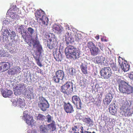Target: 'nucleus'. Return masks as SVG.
Here are the masks:
<instances>
[{"instance_id":"1","label":"nucleus","mask_w":133,"mask_h":133,"mask_svg":"<svg viewBox=\"0 0 133 133\" xmlns=\"http://www.w3.org/2000/svg\"><path fill=\"white\" fill-rule=\"evenodd\" d=\"M118 89L121 93L130 94L133 92V87L123 80L118 81Z\"/></svg>"},{"instance_id":"2","label":"nucleus","mask_w":133,"mask_h":133,"mask_svg":"<svg viewBox=\"0 0 133 133\" xmlns=\"http://www.w3.org/2000/svg\"><path fill=\"white\" fill-rule=\"evenodd\" d=\"M65 53L66 57L68 58L78 59L80 55L79 50L71 45H69L66 48Z\"/></svg>"},{"instance_id":"3","label":"nucleus","mask_w":133,"mask_h":133,"mask_svg":"<svg viewBox=\"0 0 133 133\" xmlns=\"http://www.w3.org/2000/svg\"><path fill=\"white\" fill-rule=\"evenodd\" d=\"M61 87V91L65 94H70L73 91V83L70 81L67 82Z\"/></svg>"},{"instance_id":"4","label":"nucleus","mask_w":133,"mask_h":133,"mask_svg":"<svg viewBox=\"0 0 133 133\" xmlns=\"http://www.w3.org/2000/svg\"><path fill=\"white\" fill-rule=\"evenodd\" d=\"M39 101L38 103V107L43 111H46L49 106L48 101L42 96L39 97Z\"/></svg>"},{"instance_id":"5","label":"nucleus","mask_w":133,"mask_h":133,"mask_svg":"<svg viewBox=\"0 0 133 133\" xmlns=\"http://www.w3.org/2000/svg\"><path fill=\"white\" fill-rule=\"evenodd\" d=\"M88 48L89 49L91 55L95 56L97 55L99 52L98 48L91 41L88 42L87 44Z\"/></svg>"},{"instance_id":"6","label":"nucleus","mask_w":133,"mask_h":133,"mask_svg":"<svg viewBox=\"0 0 133 133\" xmlns=\"http://www.w3.org/2000/svg\"><path fill=\"white\" fill-rule=\"evenodd\" d=\"M101 75L104 79H108L111 76L112 72L110 68L109 67H104L102 68L100 72Z\"/></svg>"},{"instance_id":"7","label":"nucleus","mask_w":133,"mask_h":133,"mask_svg":"<svg viewBox=\"0 0 133 133\" xmlns=\"http://www.w3.org/2000/svg\"><path fill=\"white\" fill-rule=\"evenodd\" d=\"M64 73L62 70H58L55 73V75L53 77V80L56 83H59L60 80H62L64 76Z\"/></svg>"},{"instance_id":"8","label":"nucleus","mask_w":133,"mask_h":133,"mask_svg":"<svg viewBox=\"0 0 133 133\" xmlns=\"http://www.w3.org/2000/svg\"><path fill=\"white\" fill-rule=\"evenodd\" d=\"M72 102L76 105L77 109H81L82 104L81 100L78 96L76 95L73 96L72 97Z\"/></svg>"},{"instance_id":"9","label":"nucleus","mask_w":133,"mask_h":133,"mask_svg":"<svg viewBox=\"0 0 133 133\" xmlns=\"http://www.w3.org/2000/svg\"><path fill=\"white\" fill-rule=\"evenodd\" d=\"M34 32V30L32 28L29 27L27 29L25 34H22V37L23 39L32 38Z\"/></svg>"},{"instance_id":"10","label":"nucleus","mask_w":133,"mask_h":133,"mask_svg":"<svg viewBox=\"0 0 133 133\" xmlns=\"http://www.w3.org/2000/svg\"><path fill=\"white\" fill-rule=\"evenodd\" d=\"M63 107L65 111L67 113H71L74 111L73 106L69 103H65Z\"/></svg>"},{"instance_id":"11","label":"nucleus","mask_w":133,"mask_h":133,"mask_svg":"<svg viewBox=\"0 0 133 133\" xmlns=\"http://www.w3.org/2000/svg\"><path fill=\"white\" fill-rule=\"evenodd\" d=\"M32 42L33 48H36L38 52L41 54L42 52V48L41 45L40 44L39 41L38 40L34 39L32 40Z\"/></svg>"},{"instance_id":"12","label":"nucleus","mask_w":133,"mask_h":133,"mask_svg":"<svg viewBox=\"0 0 133 133\" xmlns=\"http://www.w3.org/2000/svg\"><path fill=\"white\" fill-rule=\"evenodd\" d=\"M26 121V123L29 125H31L34 121V120L32 117H31L28 114L24 113V115L23 118Z\"/></svg>"},{"instance_id":"13","label":"nucleus","mask_w":133,"mask_h":133,"mask_svg":"<svg viewBox=\"0 0 133 133\" xmlns=\"http://www.w3.org/2000/svg\"><path fill=\"white\" fill-rule=\"evenodd\" d=\"M49 19L48 18L45 16L39 19L38 20V22L42 25L47 26L48 24Z\"/></svg>"},{"instance_id":"14","label":"nucleus","mask_w":133,"mask_h":133,"mask_svg":"<svg viewBox=\"0 0 133 133\" xmlns=\"http://www.w3.org/2000/svg\"><path fill=\"white\" fill-rule=\"evenodd\" d=\"M35 16L37 20V22L40 18L45 16V13L44 11L41 10H38L35 13Z\"/></svg>"},{"instance_id":"15","label":"nucleus","mask_w":133,"mask_h":133,"mask_svg":"<svg viewBox=\"0 0 133 133\" xmlns=\"http://www.w3.org/2000/svg\"><path fill=\"white\" fill-rule=\"evenodd\" d=\"M0 65L2 72L8 70L10 68V63L8 62H2L0 63Z\"/></svg>"},{"instance_id":"16","label":"nucleus","mask_w":133,"mask_h":133,"mask_svg":"<svg viewBox=\"0 0 133 133\" xmlns=\"http://www.w3.org/2000/svg\"><path fill=\"white\" fill-rule=\"evenodd\" d=\"M112 96L111 94L109 93L106 96L105 98L103 100L104 104L108 105L111 101Z\"/></svg>"},{"instance_id":"17","label":"nucleus","mask_w":133,"mask_h":133,"mask_svg":"<svg viewBox=\"0 0 133 133\" xmlns=\"http://www.w3.org/2000/svg\"><path fill=\"white\" fill-rule=\"evenodd\" d=\"M52 28L53 31L56 33L60 34L62 31L61 28L59 25L56 24L54 25Z\"/></svg>"},{"instance_id":"18","label":"nucleus","mask_w":133,"mask_h":133,"mask_svg":"<svg viewBox=\"0 0 133 133\" xmlns=\"http://www.w3.org/2000/svg\"><path fill=\"white\" fill-rule=\"evenodd\" d=\"M1 92L3 96L4 97H9L13 94L12 91L10 90H2Z\"/></svg>"},{"instance_id":"19","label":"nucleus","mask_w":133,"mask_h":133,"mask_svg":"<svg viewBox=\"0 0 133 133\" xmlns=\"http://www.w3.org/2000/svg\"><path fill=\"white\" fill-rule=\"evenodd\" d=\"M19 68H12L9 69L8 71V73L9 75H14L16 74L19 72Z\"/></svg>"},{"instance_id":"20","label":"nucleus","mask_w":133,"mask_h":133,"mask_svg":"<svg viewBox=\"0 0 133 133\" xmlns=\"http://www.w3.org/2000/svg\"><path fill=\"white\" fill-rule=\"evenodd\" d=\"M15 104L17 107H19L21 108H23L25 105V102L22 99L20 98L17 99Z\"/></svg>"},{"instance_id":"21","label":"nucleus","mask_w":133,"mask_h":133,"mask_svg":"<svg viewBox=\"0 0 133 133\" xmlns=\"http://www.w3.org/2000/svg\"><path fill=\"white\" fill-rule=\"evenodd\" d=\"M57 43L56 41L52 40L50 41H48L47 46L50 49H52L56 47Z\"/></svg>"},{"instance_id":"22","label":"nucleus","mask_w":133,"mask_h":133,"mask_svg":"<svg viewBox=\"0 0 133 133\" xmlns=\"http://www.w3.org/2000/svg\"><path fill=\"white\" fill-rule=\"evenodd\" d=\"M120 66L121 68L124 72H127L129 70L130 66L127 64L126 61L124 62Z\"/></svg>"},{"instance_id":"23","label":"nucleus","mask_w":133,"mask_h":133,"mask_svg":"<svg viewBox=\"0 0 133 133\" xmlns=\"http://www.w3.org/2000/svg\"><path fill=\"white\" fill-rule=\"evenodd\" d=\"M102 57L97 56L96 57L94 58L93 61L95 63L98 64H101L103 60Z\"/></svg>"},{"instance_id":"24","label":"nucleus","mask_w":133,"mask_h":133,"mask_svg":"<svg viewBox=\"0 0 133 133\" xmlns=\"http://www.w3.org/2000/svg\"><path fill=\"white\" fill-rule=\"evenodd\" d=\"M15 88L18 91L20 92L21 93L23 92V91L25 89V87L24 84L23 83L17 85Z\"/></svg>"},{"instance_id":"25","label":"nucleus","mask_w":133,"mask_h":133,"mask_svg":"<svg viewBox=\"0 0 133 133\" xmlns=\"http://www.w3.org/2000/svg\"><path fill=\"white\" fill-rule=\"evenodd\" d=\"M83 121L86 124H89V126H92L93 125V121L90 118H85L83 119Z\"/></svg>"},{"instance_id":"26","label":"nucleus","mask_w":133,"mask_h":133,"mask_svg":"<svg viewBox=\"0 0 133 133\" xmlns=\"http://www.w3.org/2000/svg\"><path fill=\"white\" fill-rule=\"evenodd\" d=\"M87 66L86 65L82 63L80 65V68L82 73L85 74L88 73L87 70Z\"/></svg>"},{"instance_id":"27","label":"nucleus","mask_w":133,"mask_h":133,"mask_svg":"<svg viewBox=\"0 0 133 133\" xmlns=\"http://www.w3.org/2000/svg\"><path fill=\"white\" fill-rule=\"evenodd\" d=\"M47 126L50 129H51L52 131H55L56 129L55 122L54 121H53L50 124H48Z\"/></svg>"},{"instance_id":"28","label":"nucleus","mask_w":133,"mask_h":133,"mask_svg":"<svg viewBox=\"0 0 133 133\" xmlns=\"http://www.w3.org/2000/svg\"><path fill=\"white\" fill-rule=\"evenodd\" d=\"M65 39L66 41V43L68 45L70 43H71L72 39L70 38L69 34L68 32L65 33Z\"/></svg>"},{"instance_id":"29","label":"nucleus","mask_w":133,"mask_h":133,"mask_svg":"<svg viewBox=\"0 0 133 133\" xmlns=\"http://www.w3.org/2000/svg\"><path fill=\"white\" fill-rule=\"evenodd\" d=\"M109 111L110 112L112 115H114L116 114L117 111L115 107L112 105H110L109 106Z\"/></svg>"},{"instance_id":"30","label":"nucleus","mask_w":133,"mask_h":133,"mask_svg":"<svg viewBox=\"0 0 133 133\" xmlns=\"http://www.w3.org/2000/svg\"><path fill=\"white\" fill-rule=\"evenodd\" d=\"M46 37L47 41H50L54 40L55 39V36L53 34L50 33L48 35H46Z\"/></svg>"},{"instance_id":"31","label":"nucleus","mask_w":133,"mask_h":133,"mask_svg":"<svg viewBox=\"0 0 133 133\" xmlns=\"http://www.w3.org/2000/svg\"><path fill=\"white\" fill-rule=\"evenodd\" d=\"M80 129L77 126L75 125L74 127L72 128L70 133H79V131Z\"/></svg>"},{"instance_id":"32","label":"nucleus","mask_w":133,"mask_h":133,"mask_svg":"<svg viewBox=\"0 0 133 133\" xmlns=\"http://www.w3.org/2000/svg\"><path fill=\"white\" fill-rule=\"evenodd\" d=\"M40 128L41 133H48V130L45 125H41Z\"/></svg>"},{"instance_id":"33","label":"nucleus","mask_w":133,"mask_h":133,"mask_svg":"<svg viewBox=\"0 0 133 133\" xmlns=\"http://www.w3.org/2000/svg\"><path fill=\"white\" fill-rule=\"evenodd\" d=\"M82 36L80 34H76L75 36L76 41L77 42L81 41L82 40Z\"/></svg>"},{"instance_id":"34","label":"nucleus","mask_w":133,"mask_h":133,"mask_svg":"<svg viewBox=\"0 0 133 133\" xmlns=\"http://www.w3.org/2000/svg\"><path fill=\"white\" fill-rule=\"evenodd\" d=\"M36 119L37 120L43 121L45 119V116L42 114H39L36 117Z\"/></svg>"},{"instance_id":"35","label":"nucleus","mask_w":133,"mask_h":133,"mask_svg":"<svg viewBox=\"0 0 133 133\" xmlns=\"http://www.w3.org/2000/svg\"><path fill=\"white\" fill-rule=\"evenodd\" d=\"M9 56L8 52H5L4 50H0V57H8Z\"/></svg>"},{"instance_id":"36","label":"nucleus","mask_w":133,"mask_h":133,"mask_svg":"<svg viewBox=\"0 0 133 133\" xmlns=\"http://www.w3.org/2000/svg\"><path fill=\"white\" fill-rule=\"evenodd\" d=\"M110 66L112 68L113 70L114 71H116L117 70V68L115 64L114 63L111 62L110 63Z\"/></svg>"},{"instance_id":"37","label":"nucleus","mask_w":133,"mask_h":133,"mask_svg":"<svg viewBox=\"0 0 133 133\" xmlns=\"http://www.w3.org/2000/svg\"><path fill=\"white\" fill-rule=\"evenodd\" d=\"M47 118V122L48 123H50L52 122L53 117L50 115L48 114L46 116Z\"/></svg>"},{"instance_id":"38","label":"nucleus","mask_w":133,"mask_h":133,"mask_svg":"<svg viewBox=\"0 0 133 133\" xmlns=\"http://www.w3.org/2000/svg\"><path fill=\"white\" fill-rule=\"evenodd\" d=\"M118 62L120 65L123 64L124 62H126L124 60H123L122 58L119 56L118 59Z\"/></svg>"},{"instance_id":"39","label":"nucleus","mask_w":133,"mask_h":133,"mask_svg":"<svg viewBox=\"0 0 133 133\" xmlns=\"http://www.w3.org/2000/svg\"><path fill=\"white\" fill-rule=\"evenodd\" d=\"M16 43V42L15 41H12L8 44V45L10 48H11L15 46Z\"/></svg>"},{"instance_id":"40","label":"nucleus","mask_w":133,"mask_h":133,"mask_svg":"<svg viewBox=\"0 0 133 133\" xmlns=\"http://www.w3.org/2000/svg\"><path fill=\"white\" fill-rule=\"evenodd\" d=\"M126 113L127 115V116H131L133 113L132 110L130 109H127Z\"/></svg>"},{"instance_id":"41","label":"nucleus","mask_w":133,"mask_h":133,"mask_svg":"<svg viewBox=\"0 0 133 133\" xmlns=\"http://www.w3.org/2000/svg\"><path fill=\"white\" fill-rule=\"evenodd\" d=\"M81 129V131H80L81 133H96L94 131L92 133L88 131H85L83 132V128L82 126H81L80 128Z\"/></svg>"},{"instance_id":"42","label":"nucleus","mask_w":133,"mask_h":133,"mask_svg":"<svg viewBox=\"0 0 133 133\" xmlns=\"http://www.w3.org/2000/svg\"><path fill=\"white\" fill-rule=\"evenodd\" d=\"M37 64L40 67H42L43 66L42 64L41 63L40 61V60L39 58H35Z\"/></svg>"},{"instance_id":"43","label":"nucleus","mask_w":133,"mask_h":133,"mask_svg":"<svg viewBox=\"0 0 133 133\" xmlns=\"http://www.w3.org/2000/svg\"><path fill=\"white\" fill-rule=\"evenodd\" d=\"M16 36V34L15 32L12 31L10 34V37L11 39H14V37Z\"/></svg>"},{"instance_id":"44","label":"nucleus","mask_w":133,"mask_h":133,"mask_svg":"<svg viewBox=\"0 0 133 133\" xmlns=\"http://www.w3.org/2000/svg\"><path fill=\"white\" fill-rule=\"evenodd\" d=\"M9 32L8 29H5L3 32V36H9Z\"/></svg>"},{"instance_id":"45","label":"nucleus","mask_w":133,"mask_h":133,"mask_svg":"<svg viewBox=\"0 0 133 133\" xmlns=\"http://www.w3.org/2000/svg\"><path fill=\"white\" fill-rule=\"evenodd\" d=\"M3 41L8 42L9 41L8 36H3Z\"/></svg>"},{"instance_id":"46","label":"nucleus","mask_w":133,"mask_h":133,"mask_svg":"<svg viewBox=\"0 0 133 133\" xmlns=\"http://www.w3.org/2000/svg\"><path fill=\"white\" fill-rule=\"evenodd\" d=\"M10 10H8V13L9 12L10 14V17L12 18H13L14 19L15 18V14L14 13H13L12 14L11 12H10Z\"/></svg>"},{"instance_id":"47","label":"nucleus","mask_w":133,"mask_h":133,"mask_svg":"<svg viewBox=\"0 0 133 133\" xmlns=\"http://www.w3.org/2000/svg\"><path fill=\"white\" fill-rule=\"evenodd\" d=\"M128 76L130 79L133 81V72H130Z\"/></svg>"},{"instance_id":"48","label":"nucleus","mask_w":133,"mask_h":133,"mask_svg":"<svg viewBox=\"0 0 133 133\" xmlns=\"http://www.w3.org/2000/svg\"><path fill=\"white\" fill-rule=\"evenodd\" d=\"M87 84V83L85 81V82L83 81V82L81 83V86H83L84 87H86Z\"/></svg>"},{"instance_id":"49","label":"nucleus","mask_w":133,"mask_h":133,"mask_svg":"<svg viewBox=\"0 0 133 133\" xmlns=\"http://www.w3.org/2000/svg\"><path fill=\"white\" fill-rule=\"evenodd\" d=\"M27 39V38L24 39L25 41V42L27 43L31 47L32 45V43L30 42H28Z\"/></svg>"},{"instance_id":"50","label":"nucleus","mask_w":133,"mask_h":133,"mask_svg":"<svg viewBox=\"0 0 133 133\" xmlns=\"http://www.w3.org/2000/svg\"><path fill=\"white\" fill-rule=\"evenodd\" d=\"M24 26V25H21L20 26H19V31H20V32H22V29H23V27Z\"/></svg>"},{"instance_id":"51","label":"nucleus","mask_w":133,"mask_h":133,"mask_svg":"<svg viewBox=\"0 0 133 133\" xmlns=\"http://www.w3.org/2000/svg\"><path fill=\"white\" fill-rule=\"evenodd\" d=\"M22 30L23 32H21V34L22 35V34H25L26 30H25V28H24V27H23V29H22Z\"/></svg>"},{"instance_id":"52","label":"nucleus","mask_w":133,"mask_h":133,"mask_svg":"<svg viewBox=\"0 0 133 133\" xmlns=\"http://www.w3.org/2000/svg\"><path fill=\"white\" fill-rule=\"evenodd\" d=\"M122 107H124V108L127 107V103H125L123 104L122 105Z\"/></svg>"},{"instance_id":"53","label":"nucleus","mask_w":133,"mask_h":133,"mask_svg":"<svg viewBox=\"0 0 133 133\" xmlns=\"http://www.w3.org/2000/svg\"><path fill=\"white\" fill-rule=\"evenodd\" d=\"M56 58H59V57H61V54L60 53H58L57 54V55L58 56H57V53H56Z\"/></svg>"},{"instance_id":"54","label":"nucleus","mask_w":133,"mask_h":133,"mask_svg":"<svg viewBox=\"0 0 133 133\" xmlns=\"http://www.w3.org/2000/svg\"><path fill=\"white\" fill-rule=\"evenodd\" d=\"M12 9L14 10V11H16V5H13L12 6Z\"/></svg>"},{"instance_id":"55","label":"nucleus","mask_w":133,"mask_h":133,"mask_svg":"<svg viewBox=\"0 0 133 133\" xmlns=\"http://www.w3.org/2000/svg\"><path fill=\"white\" fill-rule=\"evenodd\" d=\"M95 38L97 39L98 40L99 39V36H97L95 37Z\"/></svg>"},{"instance_id":"56","label":"nucleus","mask_w":133,"mask_h":133,"mask_svg":"<svg viewBox=\"0 0 133 133\" xmlns=\"http://www.w3.org/2000/svg\"><path fill=\"white\" fill-rule=\"evenodd\" d=\"M73 69H71L70 70V74H71L72 75L73 74Z\"/></svg>"},{"instance_id":"57","label":"nucleus","mask_w":133,"mask_h":133,"mask_svg":"<svg viewBox=\"0 0 133 133\" xmlns=\"http://www.w3.org/2000/svg\"><path fill=\"white\" fill-rule=\"evenodd\" d=\"M100 49H101L102 50H103V48H100Z\"/></svg>"}]
</instances>
